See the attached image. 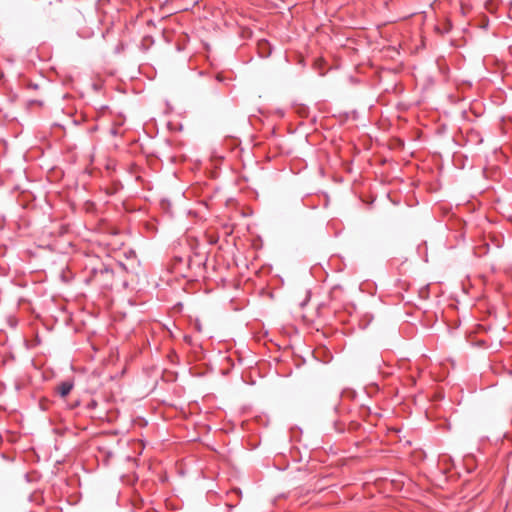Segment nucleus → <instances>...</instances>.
I'll return each mask as SVG.
<instances>
[{
  "label": "nucleus",
  "instance_id": "nucleus-1",
  "mask_svg": "<svg viewBox=\"0 0 512 512\" xmlns=\"http://www.w3.org/2000/svg\"><path fill=\"white\" fill-rule=\"evenodd\" d=\"M124 269L125 265L122 263H117L115 268L103 264L101 267L93 270L94 279L100 282L103 287L111 288L115 273L123 271Z\"/></svg>",
  "mask_w": 512,
  "mask_h": 512
},
{
  "label": "nucleus",
  "instance_id": "nucleus-2",
  "mask_svg": "<svg viewBox=\"0 0 512 512\" xmlns=\"http://www.w3.org/2000/svg\"><path fill=\"white\" fill-rule=\"evenodd\" d=\"M72 388H73V382H71V381H64V382H61L57 386V391L60 394V396L64 398V397H66L70 393Z\"/></svg>",
  "mask_w": 512,
  "mask_h": 512
},
{
  "label": "nucleus",
  "instance_id": "nucleus-3",
  "mask_svg": "<svg viewBox=\"0 0 512 512\" xmlns=\"http://www.w3.org/2000/svg\"><path fill=\"white\" fill-rule=\"evenodd\" d=\"M260 47H261V48H262V47H267V48H268V51H267L266 53L261 52L263 57H267V56H269V55L271 54L270 45H269V43H268L267 41H263V42H261V43H260Z\"/></svg>",
  "mask_w": 512,
  "mask_h": 512
},
{
  "label": "nucleus",
  "instance_id": "nucleus-4",
  "mask_svg": "<svg viewBox=\"0 0 512 512\" xmlns=\"http://www.w3.org/2000/svg\"><path fill=\"white\" fill-rule=\"evenodd\" d=\"M183 308V305L182 303H177L174 307H173V315L172 316H175L176 312H180Z\"/></svg>",
  "mask_w": 512,
  "mask_h": 512
},
{
  "label": "nucleus",
  "instance_id": "nucleus-5",
  "mask_svg": "<svg viewBox=\"0 0 512 512\" xmlns=\"http://www.w3.org/2000/svg\"><path fill=\"white\" fill-rule=\"evenodd\" d=\"M194 327H195V329H196L198 332H202V327H201V325H200V323H199V322H195V326H194Z\"/></svg>",
  "mask_w": 512,
  "mask_h": 512
},
{
  "label": "nucleus",
  "instance_id": "nucleus-6",
  "mask_svg": "<svg viewBox=\"0 0 512 512\" xmlns=\"http://www.w3.org/2000/svg\"><path fill=\"white\" fill-rule=\"evenodd\" d=\"M308 300H309V293L306 295L305 300H303L302 302H300V306H301V307H303V306L306 304V302H307Z\"/></svg>",
  "mask_w": 512,
  "mask_h": 512
},
{
  "label": "nucleus",
  "instance_id": "nucleus-7",
  "mask_svg": "<svg viewBox=\"0 0 512 512\" xmlns=\"http://www.w3.org/2000/svg\"><path fill=\"white\" fill-rule=\"evenodd\" d=\"M216 80L219 81V82H222L223 81V77L220 74H218L216 76Z\"/></svg>",
  "mask_w": 512,
  "mask_h": 512
}]
</instances>
